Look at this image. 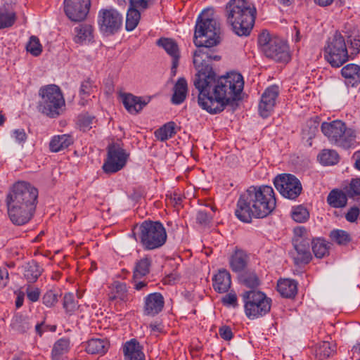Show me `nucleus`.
Segmentation results:
<instances>
[{
  "mask_svg": "<svg viewBox=\"0 0 360 360\" xmlns=\"http://www.w3.org/2000/svg\"><path fill=\"white\" fill-rule=\"evenodd\" d=\"M23 276L28 283H34L42 273V269L34 261L27 263L23 266Z\"/></svg>",
  "mask_w": 360,
  "mask_h": 360,
  "instance_id": "nucleus-28",
  "label": "nucleus"
},
{
  "mask_svg": "<svg viewBox=\"0 0 360 360\" xmlns=\"http://www.w3.org/2000/svg\"><path fill=\"white\" fill-rule=\"evenodd\" d=\"M139 229V241L144 250L159 248L167 240L166 230L160 221H144Z\"/></svg>",
  "mask_w": 360,
  "mask_h": 360,
  "instance_id": "nucleus-7",
  "label": "nucleus"
},
{
  "mask_svg": "<svg viewBox=\"0 0 360 360\" xmlns=\"http://www.w3.org/2000/svg\"><path fill=\"white\" fill-rule=\"evenodd\" d=\"M276 198L271 186H251L240 195L235 211L236 217L250 223L252 217L264 218L276 207Z\"/></svg>",
  "mask_w": 360,
  "mask_h": 360,
  "instance_id": "nucleus-2",
  "label": "nucleus"
},
{
  "mask_svg": "<svg viewBox=\"0 0 360 360\" xmlns=\"http://www.w3.org/2000/svg\"><path fill=\"white\" fill-rule=\"evenodd\" d=\"M141 278L134 279V278L133 277L134 288L135 290L138 291L143 290L148 286V282H146V281H141Z\"/></svg>",
  "mask_w": 360,
  "mask_h": 360,
  "instance_id": "nucleus-60",
  "label": "nucleus"
},
{
  "mask_svg": "<svg viewBox=\"0 0 360 360\" xmlns=\"http://www.w3.org/2000/svg\"><path fill=\"white\" fill-rule=\"evenodd\" d=\"M149 328L151 332L160 333L163 331L164 326L160 322L155 321L149 325Z\"/></svg>",
  "mask_w": 360,
  "mask_h": 360,
  "instance_id": "nucleus-61",
  "label": "nucleus"
},
{
  "mask_svg": "<svg viewBox=\"0 0 360 360\" xmlns=\"http://www.w3.org/2000/svg\"><path fill=\"white\" fill-rule=\"evenodd\" d=\"M212 281L214 289L219 293H224L231 288V274L224 269H219Z\"/></svg>",
  "mask_w": 360,
  "mask_h": 360,
  "instance_id": "nucleus-21",
  "label": "nucleus"
},
{
  "mask_svg": "<svg viewBox=\"0 0 360 360\" xmlns=\"http://www.w3.org/2000/svg\"><path fill=\"white\" fill-rule=\"evenodd\" d=\"M305 242L311 241V236L307 231V230L303 226H298L294 229V238L292 240L293 243H296L297 241Z\"/></svg>",
  "mask_w": 360,
  "mask_h": 360,
  "instance_id": "nucleus-44",
  "label": "nucleus"
},
{
  "mask_svg": "<svg viewBox=\"0 0 360 360\" xmlns=\"http://www.w3.org/2000/svg\"><path fill=\"white\" fill-rule=\"evenodd\" d=\"M209 13H212V10L204 11L198 16L194 39H202L208 44H218L220 42V25L217 20L210 16Z\"/></svg>",
  "mask_w": 360,
  "mask_h": 360,
  "instance_id": "nucleus-8",
  "label": "nucleus"
},
{
  "mask_svg": "<svg viewBox=\"0 0 360 360\" xmlns=\"http://www.w3.org/2000/svg\"><path fill=\"white\" fill-rule=\"evenodd\" d=\"M107 150V158L103 165V170L106 174L117 172L126 165L129 155L117 143L109 145Z\"/></svg>",
  "mask_w": 360,
  "mask_h": 360,
  "instance_id": "nucleus-12",
  "label": "nucleus"
},
{
  "mask_svg": "<svg viewBox=\"0 0 360 360\" xmlns=\"http://www.w3.org/2000/svg\"><path fill=\"white\" fill-rule=\"evenodd\" d=\"M38 191L25 181L15 183L6 196L8 214L13 224L21 226L32 218L35 212Z\"/></svg>",
  "mask_w": 360,
  "mask_h": 360,
  "instance_id": "nucleus-3",
  "label": "nucleus"
},
{
  "mask_svg": "<svg viewBox=\"0 0 360 360\" xmlns=\"http://www.w3.org/2000/svg\"><path fill=\"white\" fill-rule=\"evenodd\" d=\"M95 117L89 115H82L78 117V124L84 130H88L92 127Z\"/></svg>",
  "mask_w": 360,
  "mask_h": 360,
  "instance_id": "nucleus-48",
  "label": "nucleus"
},
{
  "mask_svg": "<svg viewBox=\"0 0 360 360\" xmlns=\"http://www.w3.org/2000/svg\"><path fill=\"white\" fill-rule=\"evenodd\" d=\"M359 215V210L356 207H353L349 209L345 215L346 219L349 222H354Z\"/></svg>",
  "mask_w": 360,
  "mask_h": 360,
  "instance_id": "nucleus-58",
  "label": "nucleus"
},
{
  "mask_svg": "<svg viewBox=\"0 0 360 360\" xmlns=\"http://www.w3.org/2000/svg\"><path fill=\"white\" fill-rule=\"evenodd\" d=\"M98 24L102 32L113 34L120 29L122 17L115 9H102L98 13Z\"/></svg>",
  "mask_w": 360,
  "mask_h": 360,
  "instance_id": "nucleus-14",
  "label": "nucleus"
},
{
  "mask_svg": "<svg viewBox=\"0 0 360 360\" xmlns=\"http://www.w3.org/2000/svg\"><path fill=\"white\" fill-rule=\"evenodd\" d=\"M347 193L352 198L360 197V179H353L351 181Z\"/></svg>",
  "mask_w": 360,
  "mask_h": 360,
  "instance_id": "nucleus-46",
  "label": "nucleus"
},
{
  "mask_svg": "<svg viewBox=\"0 0 360 360\" xmlns=\"http://www.w3.org/2000/svg\"><path fill=\"white\" fill-rule=\"evenodd\" d=\"M258 44L265 56L277 62L287 63L290 60L289 48L286 42L277 37H271L263 31L258 37Z\"/></svg>",
  "mask_w": 360,
  "mask_h": 360,
  "instance_id": "nucleus-9",
  "label": "nucleus"
},
{
  "mask_svg": "<svg viewBox=\"0 0 360 360\" xmlns=\"http://www.w3.org/2000/svg\"><path fill=\"white\" fill-rule=\"evenodd\" d=\"M157 44L172 57V60L175 58H179V47L174 40L169 38H160L158 40Z\"/></svg>",
  "mask_w": 360,
  "mask_h": 360,
  "instance_id": "nucleus-30",
  "label": "nucleus"
},
{
  "mask_svg": "<svg viewBox=\"0 0 360 360\" xmlns=\"http://www.w3.org/2000/svg\"><path fill=\"white\" fill-rule=\"evenodd\" d=\"M319 125V123L316 120H311L307 122V127H308L309 129H304L303 132L308 136V139H311L315 136L316 133L318 131Z\"/></svg>",
  "mask_w": 360,
  "mask_h": 360,
  "instance_id": "nucleus-50",
  "label": "nucleus"
},
{
  "mask_svg": "<svg viewBox=\"0 0 360 360\" xmlns=\"http://www.w3.org/2000/svg\"><path fill=\"white\" fill-rule=\"evenodd\" d=\"M155 0H130L129 6L141 11L148 8Z\"/></svg>",
  "mask_w": 360,
  "mask_h": 360,
  "instance_id": "nucleus-49",
  "label": "nucleus"
},
{
  "mask_svg": "<svg viewBox=\"0 0 360 360\" xmlns=\"http://www.w3.org/2000/svg\"><path fill=\"white\" fill-rule=\"evenodd\" d=\"M115 291L117 293V297H119L122 301L127 300V285L123 283H117L115 285Z\"/></svg>",
  "mask_w": 360,
  "mask_h": 360,
  "instance_id": "nucleus-53",
  "label": "nucleus"
},
{
  "mask_svg": "<svg viewBox=\"0 0 360 360\" xmlns=\"http://www.w3.org/2000/svg\"><path fill=\"white\" fill-rule=\"evenodd\" d=\"M27 51L34 56H38L42 51V46L39 39L32 36L26 46Z\"/></svg>",
  "mask_w": 360,
  "mask_h": 360,
  "instance_id": "nucleus-43",
  "label": "nucleus"
},
{
  "mask_svg": "<svg viewBox=\"0 0 360 360\" xmlns=\"http://www.w3.org/2000/svg\"><path fill=\"white\" fill-rule=\"evenodd\" d=\"M342 77L348 79L349 82L354 86L360 83V67L356 64H348L341 70Z\"/></svg>",
  "mask_w": 360,
  "mask_h": 360,
  "instance_id": "nucleus-29",
  "label": "nucleus"
},
{
  "mask_svg": "<svg viewBox=\"0 0 360 360\" xmlns=\"http://www.w3.org/2000/svg\"><path fill=\"white\" fill-rule=\"evenodd\" d=\"M149 98L134 96L132 94H124L122 96V103L125 108L131 114L139 112L144 106L149 102Z\"/></svg>",
  "mask_w": 360,
  "mask_h": 360,
  "instance_id": "nucleus-19",
  "label": "nucleus"
},
{
  "mask_svg": "<svg viewBox=\"0 0 360 360\" xmlns=\"http://www.w3.org/2000/svg\"><path fill=\"white\" fill-rule=\"evenodd\" d=\"M349 55L344 37L336 32L329 38L325 46V58L335 68L342 66L348 60Z\"/></svg>",
  "mask_w": 360,
  "mask_h": 360,
  "instance_id": "nucleus-11",
  "label": "nucleus"
},
{
  "mask_svg": "<svg viewBox=\"0 0 360 360\" xmlns=\"http://www.w3.org/2000/svg\"><path fill=\"white\" fill-rule=\"evenodd\" d=\"M93 31V27L91 25L79 24L75 28V42L82 44L86 41H91L94 37Z\"/></svg>",
  "mask_w": 360,
  "mask_h": 360,
  "instance_id": "nucleus-26",
  "label": "nucleus"
},
{
  "mask_svg": "<svg viewBox=\"0 0 360 360\" xmlns=\"http://www.w3.org/2000/svg\"><path fill=\"white\" fill-rule=\"evenodd\" d=\"M278 96V87L271 86L262 94L259 104V114L263 117H267L273 110L276 99Z\"/></svg>",
  "mask_w": 360,
  "mask_h": 360,
  "instance_id": "nucleus-16",
  "label": "nucleus"
},
{
  "mask_svg": "<svg viewBox=\"0 0 360 360\" xmlns=\"http://www.w3.org/2000/svg\"><path fill=\"white\" fill-rule=\"evenodd\" d=\"M240 282L248 288H255L259 285L260 281L254 272H245L240 276Z\"/></svg>",
  "mask_w": 360,
  "mask_h": 360,
  "instance_id": "nucleus-41",
  "label": "nucleus"
},
{
  "mask_svg": "<svg viewBox=\"0 0 360 360\" xmlns=\"http://www.w3.org/2000/svg\"><path fill=\"white\" fill-rule=\"evenodd\" d=\"M331 239L339 245H346L350 240L349 233L343 230H333L330 232Z\"/></svg>",
  "mask_w": 360,
  "mask_h": 360,
  "instance_id": "nucleus-42",
  "label": "nucleus"
},
{
  "mask_svg": "<svg viewBox=\"0 0 360 360\" xmlns=\"http://www.w3.org/2000/svg\"><path fill=\"white\" fill-rule=\"evenodd\" d=\"M291 217L296 222L304 223L309 218V212L303 205H297L292 208Z\"/></svg>",
  "mask_w": 360,
  "mask_h": 360,
  "instance_id": "nucleus-40",
  "label": "nucleus"
},
{
  "mask_svg": "<svg viewBox=\"0 0 360 360\" xmlns=\"http://www.w3.org/2000/svg\"><path fill=\"white\" fill-rule=\"evenodd\" d=\"M94 86L90 81V79H86L84 81L80 86L79 93L82 96V98H84L86 96L90 95V94L93 91Z\"/></svg>",
  "mask_w": 360,
  "mask_h": 360,
  "instance_id": "nucleus-51",
  "label": "nucleus"
},
{
  "mask_svg": "<svg viewBox=\"0 0 360 360\" xmlns=\"http://www.w3.org/2000/svg\"><path fill=\"white\" fill-rule=\"evenodd\" d=\"M58 293L54 290H48L42 297L43 303L48 307H51L58 302Z\"/></svg>",
  "mask_w": 360,
  "mask_h": 360,
  "instance_id": "nucleus-47",
  "label": "nucleus"
},
{
  "mask_svg": "<svg viewBox=\"0 0 360 360\" xmlns=\"http://www.w3.org/2000/svg\"><path fill=\"white\" fill-rule=\"evenodd\" d=\"M165 300L160 292H153L144 298V314L154 316L160 313L164 307Z\"/></svg>",
  "mask_w": 360,
  "mask_h": 360,
  "instance_id": "nucleus-17",
  "label": "nucleus"
},
{
  "mask_svg": "<svg viewBox=\"0 0 360 360\" xmlns=\"http://www.w3.org/2000/svg\"><path fill=\"white\" fill-rule=\"evenodd\" d=\"M150 266V260L147 257L138 261L134 269L133 277L134 279L142 278L146 276L149 273Z\"/></svg>",
  "mask_w": 360,
  "mask_h": 360,
  "instance_id": "nucleus-37",
  "label": "nucleus"
},
{
  "mask_svg": "<svg viewBox=\"0 0 360 360\" xmlns=\"http://www.w3.org/2000/svg\"><path fill=\"white\" fill-rule=\"evenodd\" d=\"M311 241L306 240L305 242L297 241L293 243L295 253L293 254V259L295 264L297 265L308 264L312 257L310 252Z\"/></svg>",
  "mask_w": 360,
  "mask_h": 360,
  "instance_id": "nucleus-18",
  "label": "nucleus"
},
{
  "mask_svg": "<svg viewBox=\"0 0 360 360\" xmlns=\"http://www.w3.org/2000/svg\"><path fill=\"white\" fill-rule=\"evenodd\" d=\"M219 334L221 338L225 340H230L233 338V333L230 327L227 326H221L219 330Z\"/></svg>",
  "mask_w": 360,
  "mask_h": 360,
  "instance_id": "nucleus-57",
  "label": "nucleus"
},
{
  "mask_svg": "<svg viewBox=\"0 0 360 360\" xmlns=\"http://www.w3.org/2000/svg\"><path fill=\"white\" fill-rule=\"evenodd\" d=\"M277 290L284 297H293L297 292V283L292 279L280 280L277 284Z\"/></svg>",
  "mask_w": 360,
  "mask_h": 360,
  "instance_id": "nucleus-25",
  "label": "nucleus"
},
{
  "mask_svg": "<svg viewBox=\"0 0 360 360\" xmlns=\"http://www.w3.org/2000/svg\"><path fill=\"white\" fill-rule=\"evenodd\" d=\"M13 136L19 143H25L27 139V135L22 129H15L13 132Z\"/></svg>",
  "mask_w": 360,
  "mask_h": 360,
  "instance_id": "nucleus-59",
  "label": "nucleus"
},
{
  "mask_svg": "<svg viewBox=\"0 0 360 360\" xmlns=\"http://www.w3.org/2000/svg\"><path fill=\"white\" fill-rule=\"evenodd\" d=\"M312 250L316 257L323 258L328 255V245L326 240L318 238L311 241Z\"/></svg>",
  "mask_w": 360,
  "mask_h": 360,
  "instance_id": "nucleus-38",
  "label": "nucleus"
},
{
  "mask_svg": "<svg viewBox=\"0 0 360 360\" xmlns=\"http://www.w3.org/2000/svg\"><path fill=\"white\" fill-rule=\"evenodd\" d=\"M73 143V139L69 134L54 136L50 143L49 148L51 152L57 153L68 148Z\"/></svg>",
  "mask_w": 360,
  "mask_h": 360,
  "instance_id": "nucleus-24",
  "label": "nucleus"
},
{
  "mask_svg": "<svg viewBox=\"0 0 360 360\" xmlns=\"http://www.w3.org/2000/svg\"><path fill=\"white\" fill-rule=\"evenodd\" d=\"M246 316L251 319L267 314L271 309V299L261 291L249 290L242 294Z\"/></svg>",
  "mask_w": 360,
  "mask_h": 360,
  "instance_id": "nucleus-10",
  "label": "nucleus"
},
{
  "mask_svg": "<svg viewBox=\"0 0 360 360\" xmlns=\"http://www.w3.org/2000/svg\"><path fill=\"white\" fill-rule=\"evenodd\" d=\"M15 19V13L8 11L6 8H0V29L11 27Z\"/></svg>",
  "mask_w": 360,
  "mask_h": 360,
  "instance_id": "nucleus-39",
  "label": "nucleus"
},
{
  "mask_svg": "<svg viewBox=\"0 0 360 360\" xmlns=\"http://www.w3.org/2000/svg\"><path fill=\"white\" fill-rule=\"evenodd\" d=\"M350 46L352 49L351 55H356L360 51V38L359 36L349 37Z\"/></svg>",
  "mask_w": 360,
  "mask_h": 360,
  "instance_id": "nucleus-55",
  "label": "nucleus"
},
{
  "mask_svg": "<svg viewBox=\"0 0 360 360\" xmlns=\"http://www.w3.org/2000/svg\"><path fill=\"white\" fill-rule=\"evenodd\" d=\"M318 160L322 165H333L338 162L339 155L334 150L323 149L318 155Z\"/></svg>",
  "mask_w": 360,
  "mask_h": 360,
  "instance_id": "nucleus-34",
  "label": "nucleus"
},
{
  "mask_svg": "<svg viewBox=\"0 0 360 360\" xmlns=\"http://www.w3.org/2000/svg\"><path fill=\"white\" fill-rule=\"evenodd\" d=\"M179 58H174L172 60V68H171V74L172 76H175L176 74V68L179 65Z\"/></svg>",
  "mask_w": 360,
  "mask_h": 360,
  "instance_id": "nucleus-64",
  "label": "nucleus"
},
{
  "mask_svg": "<svg viewBox=\"0 0 360 360\" xmlns=\"http://www.w3.org/2000/svg\"><path fill=\"white\" fill-rule=\"evenodd\" d=\"M223 304L228 307H236L238 305L237 296L235 292L226 294L221 300Z\"/></svg>",
  "mask_w": 360,
  "mask_h": 360,
  "instance_id": "nucleus-54",
  "label": "nucleus"
},
{
  "mask_svg": "<svg viewBox=\"0 0 360 360\" xmlns=\"http://www.w3.org/2000/svg\"><path fill=\"white\" fill-rule=\"evenodd\" d=\"M335 352V345L328 341L320 342L316 348V356L320 359H324L333 355Z\"/></svg>",
  "mask_w": 360,
  "mask_h": 360,
  "instance_id": "nucleus-32",
  "label": "nucleus"
},
{
  "mask_svg": "<svg viewBox=\"0 0 360 360\" xmlns=\"http://www.w3.org/2000/svg\"><path fill=\"white\" fill-rule=\"evenodd\" d=\"M8 280V273L6 269H0V284L6 285Z\"/></svg>",
  "mask_w": 360,
  "mask_h": 360,
  "instance_id": "nucleus-62",
  "label": "nucleus"
},
{
  "mask_svg": "<svg viewBox=\"0 0 360 360\" xmlns=\"http://www.w3.org/2000/svg\"><path fill=\"white\" fill-rule=\"evenodd\" d=\"M255 15L256 8L248 0H231L226 6V21L238 36L250 34Z\"/></svg>",
  "mask_w": 360,
  "mask_h": 360,
  "instance_id": "nucleus-4",
  "label": "nucleus"
},
{
  "mask_svg": "<svg viewBox=\"0 0 360 360\" xmlns=\"http://www.w3.org/2000/svg\"><path fill=\"white\" fill-rule=\"evenodd\" d=\"M353 159L354 160L355 168L360 171V150L354 153Z\"/></svg>",
  "mask_w": 360,
  "mask_h": 360,
  "instance_id": "nucleus-63",
  "label": "nucleus"
},
{
  "mask_svg": "<svg viewBox=\"0 0 360 360\" xmlns=\"http://www.w3.org/2000/svg\"><path fill=\"white\" fill-rule=\"evenodd\" d=\"M79 305L72 293H67L63 297V307L68 313L75 311Z\"/></svg>",
  "mask_w": 360,
  "mask_h": 360,
  "instance_id": "nucleus-45",
  "label": "nucleus"
},
{
  "mask_svg": "<svg viewBox=\"0 0 360 360\" xmlns=\"http://www.w3.org/2000/svg\"><path fill=\"white\" fill-rule=\"evenodd\" d=\"M69 347V340L65 338L59 339L53 345L51 352L52 360H62L63 356L68 352Z\"/></svg>",
  "mask_w": 360,
  "mask_h": 360,
  "instance_id": "nucleus-31",
  "label": "nucleus"
},
{
  "mask_svg": "<svg viewBox=\"0 0 360 360\" xmlns=\"http://www.w3.org/2000/svg\"><path fill=\"white\" fill-rule=\"evenodd\" d=\"M327 201L332 207L339 208L346 205L347 199L342 191L333 190L329 193Z\"/></svg>",
  "mask_w": 360,
  "mask_h": 360,
  "instance_id": "nucleus-33",
  "label": "nucleus"
},
{
  "mask_svg": "<svg viewBox=\"0 0 360 360\" xmlns=\"http://www.w3.org/2000/svg\"><path fill=\"white\" fill-rule=\"evenodd\" d=\"M25 291L27 298L31 302H34L39 300L40 296V290L38 288L27 285Z\"/></svg>",
  "mask_w": 360,
  "mask_h": 360,
  "instance_id": "nucleus-52",
  "label": "nucleus"
},
{
  "mask_svg": "<svg viewBox=\"0 0 360 360\" xmlns=\"http://www.w3.org/2000/svg\"><path fill=\"white\" fill-rule=\"evenodd\" d=\"M274 184L276 188L284 198L290 200L297 198L302 191L300 180L290 174L278 175L274 179Z\"/></svg>",
  "mask_w": 360,
  "mask_h": 360,
  "instance_id": "nucleus-13",
  "label": "nucleus"
},
{
  "mask_svg": "<svg viewBox=\"0 0 360 360\" xmlns=\"http://www.w3.org/2000/svg\"><path fill=\"white\" fill-rule=\"evenodd\" d=\"M39 111L50 117H56L61 114L65 102L58 86L50 84L41 87L39 89Z\"/></svg>",
  "mask_w": 360,
  "mask_h": 360,
  "instance_id": "nucleus-6",
  "label": "nucleus"
},
{
  "mask_svg": "<svg viewBox=\"0 0 360 360\" xmlns=\"http://www.w3.org/2000/svg\"><path fill=\"white\" fill-rule=\"evenodd\" d=\"M140 11L129 6L126 17L125 28L127 31L134 30L139 24L141 18Z\"/></svg>",
  "mask_w": 360,
  "mask_h": 360,
  "instance_id": "nucleus-35",
  "label": "nucleus"
},
{
  "mask_svg": "<svg viewBox=\"0 0 360 360\" xmlns=\"http://www.w3.org/2000/svg\"><path fill=\"white\" fill-rule=\"evenodd\" d=\"M187 82L184 77L179 78L174 86V94L172 98V102L174 104L179 105L184 102L187 94Z\"/></svg>",
  "mask_w": 360,
  "mask_h": 360,
  "instance_id": "nucleus-27",
  "label": "nucleus"
},
{
  "mask_svg": "<svg viewBox=\"0 0 360 360\" xmlns=\"http://www.w3.org/2000/svg\"><path fill=\"white\" fill-rule=\"evenodd\" d=\"M194 44L198 49L193 53V64L198 73L193 84L199 93L198 104L210 114L221 112L231 102L240 99L243 77L235 72L217 77L210 65L212 60L221 59L212 49L217 44H208L202 39H194Z\"/></svg>",
  "mask_w": 360,
  "mask_h": 360,
  "instance_id": "nucleus-1",
  "label": "nucleus"
},
{
  "mask_svg": "<svg viewBox=\"0 0 360 360\" xmlns=\"http://www.w3.org/2000/svg\"><path fill=\"white\" fill-rule=\"evenodd\" d=\"M321 129L330 143L343 148H349L354 146L355 131L352 129L347 128L345 123L341 120L324 122L321 124Z\"/></svg>",
  "mask_w": 360,
  "mask_h": 360,
  "instance_id": "nucleus-5",
  "label": "nucleus"
},
{
  "mask_svg": "<svg viewBox=\"0 0 360 360\" xmlns=\"http://www.w3.org/2000/svg\"><path fill=\"white\" fill-rule=\"evenodd\" d=\"M174 127V122H167L155 131V136L158 140L165 141L175 134Z\"/></svg>",
  "mask_w": 360,
  "mask_h": 360,
  "instance_id": "nucleus-36",
  "label": "nucleus"
},
{
  "mask_svg": "<svg viewBox=\"0 0 360 360\" xmlns=\"http://www.w3.org/2000/svg\"><path fill=\"white\" fill-rule=\"evenodd\" d=\"M212 217L205 210H199L197 213V221L201 224H207L211 221Z\"/></svg>",
  "mask_w": 360,
  "mask_h": 360,
  "instance_id": "nucleus-56",
  "label": "nucleus"
},
{
  "mask_svg": "<svg viewBox=\"0 0 360 360\" xmlns=\"http://www.w3.org/2000/svg\"><path fill=\"white\" fill-rule=\"evenodd\" d=\"M90 0H64V11L72 21H82L89 13Z\"/></svg>",
  "mask_w": 360,
  "mask_h": 360,
  "instance_id": "nucleus-15",
  "label": "nucleus"
},
{
  "mask_svg": "<svg viewBox=\"0 0 360 360\" xmlns=\"http://www.w3.org/2000/svg\"><path fill=\"white\" fill-rule=\"evenodd\" d=\"M109 342L106 339L93 338L86 342V351L91 354H104L109 348Z\"/></svg>",
  "mask_w": 360,
  "mask_h": 360,
  "instance_id": "nucleus-23",
  "label": "nucleus"
},
{
  "mask_svg": "<svg viewBox=\"0 0 360 360\" xmlns=\"http://www.w3.org/2000/svg\"><path fill=\"white\" fill-rule=\"evenodd\" d=\"M123 350L125 360H145V355L141 351V347L135 340L127 342Z\"/></svg>",
  "mask_w": 360,
  "mask_h": 360,
  "instance_id": "nucleus-22",
  "label": "nucleus"
},
{
  "mask_svg": "<svg viewBox=\"0 0 360 360\" xmlns=\"http://www.w3.org/2000/svg\"><path fill=\"white\" fill-rule=\"evenodd\" d=\"M250 257L241 249H236L229 259L230 267L233 271L240 272L248 266Z\"/></svg>",
  "mask_w": 360,
  "mask_h": 360,
  "instance_id": "nucleus-20",
  "label": "nucleus"
}]
</instances>
